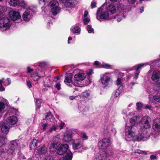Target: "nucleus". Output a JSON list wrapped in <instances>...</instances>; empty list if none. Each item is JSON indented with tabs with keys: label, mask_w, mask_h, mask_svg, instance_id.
<instances>
[{
	"label": "nucleus",
	"mask_w": 160,
	"mask_h": 160,
	"mask_svg": "<svg viewBox=\"0 0 160 160\" xmlns=\"http://www.w3.org/2000/svg\"><path fill=\"white\" fill-rule=\"evenodd\" d=\"M121 83V80L120 78H118L117 81V85H119Z\"/></svg>",
	"instance_id": "obj_56"
},
{
	"label": "nucleus",
	"mask_w": 160,
	"mask_h": 160,
	"mask_svg": "<svg viewBox=\"0 0 160 160\" xmlns=\"http://www.w3.org/2000/svg\"><path fill=\"white\" fill-rule=\"evenodd\" d=\"M102 152L101 153H98L96 156L94 160H105Z\"/></svg>",
	"instance_id": "obj_35"
},
{
	"label": "nucleus",
	"mask_w": 160,
	"mask_h": 160,
	"mask_svg": "<svg viewBox=\"0 0 160 160\" xmlns=\"http://www.w3.org/2000/svg\"><path fill=\"white\" fill-rule=\"evenodd\" d=\"M149 101L155 104H158L160 102V93H158L156 95H154L152 98H149Z\"/></svg>",
	"instance_id": "obj_20"
},
{
	"label": "nucleus",
	"mask_w": 160,
	"mask_h": 160,
	"mask_svg": "<svg viewBox=\"0 0 160 160\" xmlns=\"http://www.w3.org/2000/svg\"><path fill=\"white\" fill-rule=\"evenodd\" d=\"M77 4V2L75 0H70L66 4L65 6L67 8V10H69L72 8L74 7Z\"/></svg>",
	"instance_id": "obj_21"
},
{
	"label": "nucleus",
	"mask_w": 160,
	"mask_h": 160,
	"mask_svg": "<svg viewBox=\"0 0 160 160\" xmlns=\"http://www.w3.org/2000/svg\"><path fill=\"white\" fill-rule=\"evenodd\" d=\"M85 106L84 105H82L81 106H80L78 107V109L81 112H82V111L83 110V109L84 108V107Z\"/></svg>",
	"instance_id": "obj_52"
},
{
	"label": "nucleus",
	"mask_w": 160,
	"mask_h": 160,
	"mask_svg": "<svg viewBox=\"0 0 160 160\" xmlns=\"http://www.w3.org/2000/svg\"><path fill=\"white\" fill-rule=\"evenodd\" d=\"M51 157L50 156H47L45 158V160H51Z\"/></svg>",
	"instance_id": "obj_62"
},
{
	"label": "nucleus",
	"mask_w": 160,
	"mask_h": 160,
	"mask_svg": "<svg viewBox=\"0 0 160 160\" xmlns=\"http://www.w3.org/2000/svg\"><path fill=\"white\" fill-rule=\"evenodd\" d=\"M140 118L138 116H135L132 118L130 120V122L132 126L135 125L137 123Z\"/></svg>",
	"instance_id": "obj_28"
},
{
	"label": "nucleus",
	"mask_w": 160,
	"mask_h": 160,
	"mask_svg": "<svg viewBox=\"0 0 160 160\" xmlns=\"http://www.w3.org/2000/svg\"><path fill=\"white\" fill-rule=\"evenodd\" d=\"M12 22L7 17L0 18V31L4 32L8 30L12 25Z\"/></svg>",
	"instance_id": "obj_2"
},
{
	"label": "nucleus",
	"mask_w": 160,
	"mask_h": 160,
	"mask_svg": "<svg viewBox=\"0 0 160 160\" xmlns=\"http://www.w3.org/2000/svg\"><path fill=\"white\" fill-rule=\"evenodd\" d=\"M61 85L59 83H58L55 86V87L58 90H59L61 89Z\"/></svg>",
	"instance_id": "obj_53"
},
{
	"label": "nucleus",
	"mask_w": 160,
	"mask_h": 160,
	"mask_svg": "<svg viewBox=\"0 0 160 160\" xmlns=\"http://www.w3.org/2000/svg\"><path fill=\"white\" fill-rule=\"evenodd\" d=\"M72 74L71 73H67L65 74V79L64 80L65 82L69 83L72 81Z\"/></svg>",
	"instance_id": "obj_27"
},
{
	"label": "nucleus",
	"mask_w": 160,
	"mask_h": 160,
	"mask_svg": "<svg viewBox=\"0 0 160 160\" xmlns=\"http://www.w3.org/2000/svg\"><path fill=\"white\" fill-rule=\"evenodd\" d=\"M82 137L84 140H87L88 139V136L85 133H83L82 134Z\"/></svg>",
	"instance_id": "obj_49"
},
{
	"label": "nucleus",
	"mask_w": 160,
	"mask_h": 160,
	"mask_svg": "<svg viewBox=\"0 0 160 160\" xmlns=\"http://www.w3.org/2000/svg\"><path fill=\"white\" fill-rule=\"evenodd\" d=\"M7 10V8L5 6H0V18L4 15V13Z\"/></svg>",
	"instance_id": "obj_37"
},
{
	"label": "nucleus",
	"mask_w": 160,
	"mask_h": 160,
	"mask_svg": "<svg viewBox=\"0 0 160 160\" xmlns=\"http://www.w3.org/2000/svg\"><path fill=\"white\" fill-rule=\"evenodd\" d=\"M103 87L108 86L112 80L111 74L109 73H106L101 77L100 80Z\"/></svg>",
	"instance_id": "obj_6"
},
{
	"label": "nucleus",
	"mask_w": 160,
	"mask_h": 160,
	"mask_svg": "<svg viewBox=\"0 0 160 160\" xmlns=\"http://www.w3.org/2000/svg\"><path fill=\"white\" fill-rule=\"evenodd\" d=\"M10 148L8 150V153L9 154H13L18 146L17 141L15 140L10 141Z\"/></svg>",
	"instance_id": "obj_12"
},
{
	"label": "nucleus",
	"mask_w": 160,
	"mask_h": 160,
	"mask_svg": "<svg viewBox=\"0 0 160 160\" xmlns=\"http://www.w3.org/2000/svg\"><path fill=\"white\" fill-rule=\"evenodd\" d=\"M48 123H44L42 125V130L43 131H45L48 127Z\"/></svg>",
	"instance_id": "obj_46"
},
{
	"label": "nucleus",
	"mask_w": 160,
	"mask_h": 160,
	"mask_svg": "<svg viewBox=\"0 0 160 160\" xmlns=\"http://www.w3.org/2000/svg\"><path fill=\"white\" fill-rule=\"evenodd\" d=\"M137 109L138 110L140 109L143 106V104L141 102H138L136 103Z\"/></svg>",
	"instance_id": "obj_42"
},
{
	"label": "nucleus",
	"mask_w": 160,
	"mask_h": 160,
	"mask_svg": "<svg viewBox=\"0 0 160 160\" xmlns=\"http://www.w3.org/2000/svg\"><path fill=\"white\" fill-rule=\"evenodd\" d=\"M151 122L150 117L147 115L145 116L142 117L140 121V127L142 129H149L151 127Z\"/></svg>",
	"instance_id": "obj_5"
},
{
	"label": "nucleus",
	"mask_w": 160,
	"mask_h": 160,
	"mask_svg": "<svg viewBox=\"0 0 160 160\" xmlns=\"http://www.w3.org/2000/svg\"><path fill=\"white\" fill-rule=\"evenodd\" d=\"M46 65V63L45 62H42L39 63V66L40 67H44Z\"/></svg>",
	"instance_id": "obj_51"
},
{
	"label": "nucleus",
	"mask_w": 160,
	"mask_h": 160,
	"mask_svg": "<svg viewBox=\"0 0 160 160\" xmlns=\"http://www.w3.org/2000/svg\"><path fill=\"white\" fill-rule=\"evenodd\" d=\"M90 92L89 91H86L83 92L81 95V97L85 100H86L90 96Z\"/></svg>",
	"instance_id": "obj_31"
},
{
	"label": "nucleus",
	"mask_w": 160,
	"mask_h": 160,
	"mask_svg": "<svg viewBox=\"0 0 160 160\" xmlns=\"http://www.w3.org/2000/svg\"><path fill=\"white\" fill-rule=\"evenodd\" d=\"M72 132L69 131L65 132L64 133L63 140V142H70L73 141L72 139Z\"/></svg>",
	"instance_id": "obj_16"
},
{
	"label": "nucleus",
	"mask_w": 160,
	"mask_h": 160,
	"mask_svg": "<svg viewBox=\"0 0 160 160\" xmlns=\"http://www.w3.org/2000/svg\"><path fill=\"white\" fill-rule=\"evenodd\" d=\"M110 141L107 138H103L98 142V147L100 149H105L110 145Z\"/></svg>",
	"instance_id": "obj_9"
},
{
	"label": "nucleus",
	"mask_w": 160,
	"mask_h": 160,
	"mask_svg": "<svg viewBox=\"0 0 160 160\" xmlns=\"http://www.w3.org/2000/svg\"><path fill=\"white\" fill-rule=\"evenodd\" d=\"M150 158L151 160H153L155 159H156L157 158V156L153 155H152L150 156Z\"/></svg>",
	"instance_id": "obj_55"
},
{
	"label": "nucleus",
	"mask_w": 160,
	"mask_h": 160,
	"mask_svg": "<svg viewBox=\"0 0 160 160\" xmlns=\"http://www.w3.org/2000/svg\"><path fill=\"white\" fill-rule=\"evenodd\" d=\"M97 3L96 2L94 1H92L91 2V7L92 8H93L96 7Z\"/></svg>",
	"instance_id": "obj_47"
},
{
	"label": "nucleus",
	"mask_w": 160,
	"mask_h": 160,
	"mask_svg": "<svg viewBox=\"0 0 160 160\" xmlns=\"http://www.w3.org/2000/svg\"><path fill=\"white\" fill-rule=\"evenodd\" d=\"M137 152L138 153H140V154H142L145 155V154H147V152H145V151H141V150H137Z\"/></svg>",
	"instance_id": "obj_50"
},
{
	"label": "nucleus",
	"mask_w": 160,
	"mask_h": 160,
	"mask_svg": "<svg viewBox=\"0 0 160 160\" xmlns=\"http://www.w3.org/2000/svg\"><path fill=\"white\" fill-rule=\"evenodd\" d=\"M27 72L30 73L31 72L33 71V70L32 68H30L29 67H28L27 68Z\"/></svg>",
	"instance_id": "obj_57"
},
{
	"label": "nucleus",
	"mask_w": 160,
	"mask_h": 160,
	"mask_svg": "<svg viewBox=\"0 0 160 160\" xmlns=\"http://www.w3.org/2000/svg\"><path fill=\"white\" fill-rule=\"evenodd\" d=\"M61 2L63 3H65V4H66L68 3L69 1H70V0H60Z\"/></svg>",
	"instance_id": "obj_60"
},
{
	"label": "nucleus",
	"mask_w": 160,
	"mask_h": 160,
	"mask_svg": "<svg viewBox=\"0 0 160 160\" xmlns=\"http://www.w3.org/2000/svg\"><path fill=\"white\" fill-rule=\"evenodd\" d=\"M42 70H41L38 68L36 70V71L34 73L33 75H32V77H37V76L38 77V78L36 79V80H38L40 78V77L38 75V73L39 72H42Z\"/></svg>",
	"instance_id": "obj_38"
},
{
	"label": "nucleus",
	"mask_w": 160,
	"mask_h": 160,
	"mask_svg": "<svg viewBox=\"0 0 160 160\" xmlns=\"http://www.w3.org/2000/svg\"><path fill=\"white\" fill-rule=\"evenodd\" d=\"M109 14L108 12L105 11L103 9H99L97 12V18H99L102 19H108V18Z\"/></svg>",
	"instance_id": "obj_10"
},
{
	"label": "nucleus",
	"mask_w": 160,
	"mask_h": 160,
	"mask_svg": "<svg viewBox=\"0 0 160 160\" xmlns=\"http://www.w3.org/2000/svg\"><path fill=\"white\" fill-rule=\"evenodd\" d=\"M27 85L29 88H31L32 87L31 83L29 81H27Z\"/></svg>",
	"instance_id": "obj_58"
},
{
	"label": "nucleus",
	"mask_w": 160,
	"mask_h": 160,
	"mask_svg": "<svg viewBox=\"0 0 160 160\" xmlns=\"http://www.w3.org/2000/svg\"><path fill=\"white\" fill-rule=\"evenodd\" d=\"M36 10V7L34 5L31 6L29 8L27 9L22 15L23 20L26 22H28L31 20L33 16V14L32 12H35Z\"/></svg>",
	"instance_id": "obj_3"
},
{
	"label": "nucleus",
	"mask_w": 160,
	"mask_h": 160,
	"mask_svg": "<svg viewBox=\"0 0 160 160\" xmlns=\"http://www.w3.org/2000/svg\"><path fill=\"white\" fill-rule=\"evenodd\" d=\"M18 121V119L16 116H11L8 117L7 120L8 123L11 125H14Z\"/></svg>",
	"instance_id": "obj_25"
},
{
	"label": "nucleus",
	"mask_w": 160,
	"mask_h": 160,
	"mask_svg": "<svg viewBox=\"0 0 160 160\" xmlns=\"http://www.w3.org/2000/svg\"><path fill=\"white\" fill-rule=\"evenodd\" d=\"M123 86L121 85L117 90L115 94V97H117L120 95L123 92Z\"/></svg>",
	"instance_id": "obj_32"
},
{
	"label": "nucleus",
	"mask_w": 160,
	"mask_h": 160,
	"mask_svg": "<svg viewBox=\"0 0 160 160\" xmlns=\"http://www.w3.org/2000/svg\"><path fill=\"white\" fill-rule=\"evenodd\" d=\"M71 30L74 33H77L78 34H79L80 33L81 28L77 26L72 27Z\"/></svg>",
	"instance_id": "obj_29"
},
{
	"label": "nucleus",
	"mask_w": 160,
	"mask_h": 160,
	"mask_svg": "<svg viewBox=\"0 0 160 160\" xmlns=\"http://www.w3.org/2000/svg\"><path fill=\"white\" fill-rule=\"evenodd\" d=\"M151 108V106L147 105L145 106V109H148L149 110H150Z\"/></svg>",
	"instance_id": "obj_63"
},
{
	"label": "nucleus",
	"mask_w": 160,
	"mask_h": 160,
	"mask_svg": "<svg viewBox=\"0 0 160 160\" xmlns=\"http://www.w3.org/2000/svg\"><path fill=\"white\" fill-rule=\"evenodd\" d=\"M0 128L1 131L4 134H7L9 130V127L7 125L6 123L3 122L0 123Z\"/></svg>",
	"instance_id": "obj_17"
},
{
	"label": "nucleus",
	"mask_w": 160,
	"mask_h": 160,
	"mask_svg": "<svg viewBox=\"0 0 160 160\" xmlns=\"http://www.w3.org/2000/svg\"><path fill=\"white\" fill-rule=\"evenodd\" d=\"M160 78V72L158 71H154L152 73L151 79L155 82L158 81Z\"/></svg>",
	"instance_id": "obj_22"
},
{
	"label": "nucleus",
	"mask_w": 160,
	"mask_h": 160,
	"mask_svg": "<svg viewBox=\"0 0 160 160\" xmlns=\"http://www.w3.org/2000/svg\"><path fill=\"white\" fill-rule=\"evenodd\" d=\"M47 152V148L44 145L40 147L38 149L37 153L39 155L44 154Z\"/></svg>",
	"instance_id": "obj_26"
},
{
	"label": "nucleus",
	"mask_w": 160,
	"mask_h": 160,
	"mask_svg": "<svg viewBox=\"0 0 160 160\" xmlns=\"http://www.w3.org/2000/svg\"><path fill=\"white\" fill-rule=\"evenodd\" d=\"M86 77V75L83 73L79 72L75 74L74 77L73 81L75 82H81Z\"/></svg>",
	"instance_id": "obj_11"
},
{
	"label": "nucleus",
	"mask_w": 160,
	"mask_h": 160,
	"mask_svg": "<svg viewBox=\"0 0 160 160\" xmlns=\"http://www.w3.org/2000/svg\"><path fill=\"white\" fill-rule=\"evenodd\" d=\"M42 100L40 99H36V104L38 108H40L41 107V103L42 102Z\"/></svg>",
	"instance_id": "obj_43"
},
{
	"label": "nucleus",
	"mask_w": 160,
	"mask_h": 160,
	"mask_svg": "<svg viewBox=\"0 0 160 160\" xmlns=\"http://www.w3.org/2000/svg\"><path fill=\"white\" fill-rule=\"evenodd\" d=\"M19 3V0H11L9 2V4L11 6H17Z\"/></svg>",
	"instance_id": "obj_36"
},
{
	"label": "nucleus",
	"mask_w": 160,
	"mask_h": 160,
	"mask_svg": "<svg viewBox=\"0 0 160 160\" xmlns=\"http://www.w3.org/2000/svg\"><path fill=\"white\" fill-rule=\"evenodd\" d=\"M87 30L88 31L89 33H94V29L92 28L91 25H88L86 28Z\"/></svg>",
	"instance_id": "obj_40"
},
{
	"label": "nucleus",
	"mask_w": 160,
	"mask_h": 160,
	"mask_svg": "<svg viewBox=\"0 0 160 160\" xmlns=\"http://www.w3.org/2000/svg\"><path fill=\"white\" fill-rule=\"evenodd\" d=\"M65 124L63 122L61 123L59 125V127L61 129H62L64 127Z\"/></svg>",
	"instance_id": "obj_54"
},
{
	"label": "nucleus",
	"mask_w": 160,
	"mask_h": 160,
	"mask_svg": "<svg viewBox=\"0 0 160 160\" xmlns=\"http://www.w3.org/2000/svg\"><path fill=\"white\" fill-rule=\"evenodd\" d=\"M106 9L108 11L112 14L115 13L116 11V7L114 4L112 3L107 5Z\"/></svg>",
	"instance_id": "obj_24"
},
{
	"label": "nucleus",
	"mask_w": 160,
	"mask_h": 160,
	"mask_svg": "<svg viewBox=\"0 0 160 160\" xmlns=\"http://www.w3.org/2000/svg\"><path fill=\"white\" fill-rule=\"evenodd\" d=\"M152 128L155 131L160 132V118H156L154 120Z\"/></svg>",
	"instance_id": "obj_18"
},
{
	"label": "nucleus",
	"mask_w": 160,
	"mask_h": 160,
	"mask_svg": "<svg viewBox=\"0 0 160 160\" xmlns=\"http://www.w3.org/2000/svg\"><path fill=\"white\" fill-rule=\"evenodd\" d=\"M150 136L148 134L146 130L141 131L137 135L136 139L138 141H145L149 138Z\"/></svg>",
	"instance_id": "obj_7"
},
{
	"label": "nucleus",
	"mask_w": 160,
	"mask_h": 160,
	"mask_svg": "<svg viewBox=\"0 0 160 160\" xmlns=\"http://www.w3.org/2000/svg\"><path fill=\"white\" fill-rule=\"evenodd\" d=\"M37 146V141L35 139H33L30 144V148L31 149H35Z\"/></svg>",
	"instance_id": "obj_30"
},
{
	"label": "nucleus",
	"mask_w": 160,
	"mask_h": 160,
	"mask_svg": "<svg viewBox=\"0 0 160 160\" xmlns=\"http://www.w3.org/2000/svg\"><path fill=\"white\" fill-rule=\"evenodd\" d=\"M83 110L82 111V112H85L88 111V107L85 106Z\"/></svg>",
	"instance_id": "obj_59"
},
{
	"label": "nucleus",
	"mask_w": 160,
	"mask_h": 160,
	"mask_svg": "<svg viewBox=\"0 0 160 160\" xmlns=\"http://www.w3.org/2000/svg\"><path fill=\"white\" fill-rule=\"evenodd\" d=\"M57 129V127L55 125H52L48 130V132L51 133L55 131Z\"/></svg>",
	"instance_id": "obj_39"
},
{
	"label": "nucleus",
	"mask_w": 160,
	"mask_h": 160,
	"mask_svg": "<svg viewBox=\"0 0 160 160\" xmlns=\"http://www.w3.org/2000/svg\"><path fill=\"white\" fill-rule=\"evenodd\" d=\"M53 118L50 112L47 113L45 120H46L48 122H52V121L53 120Z\"/></svg>",
	"instance_id": "obj_34"
},
{
	"label": "nucleus",
	"mask_w": 160,
	"mask_h": 160,
	"mask_svg": "<svg viewBox=\"0 0 160 160\" xmlns=\"http://www.w3.org/2000/svg\"><path fill=\"white\" fill-rule=\"evenodd\" d=\"M72 143V148L74 150L80 149L83 147V143L80 139L73 140Z\"/></svg>",
	"instance_id": "obj_13"
},
{
	"label": "nucleus",
	"mask_w": 160,
	"mask_h": 160,
	"mask_svg": "<svg viewBox=\"0 0 160 160\" xmlns=\"http://www.w3.org/2000/svg\"><path fill=\"white\" fill-rule=\"evenodd\" d=\"M146 64H145L141 63L139 64L137 66H135L132 68V69H131V70H134V69H136L137 70V72L135 73V75L134 76L133 79L134 80H137L138 78V76L140 72L139 71H138V70L141 68L144 67L145 66H146Z\"/></svg>",
	"instance_id": "obj_15"
},
{
	"label": "nucleus",
	"mask_w": 160,
	"mask_h": 160,
	"mask_svg": "<svg viewBox=\"0 0 160 160\" xmlns=\"http://www.w3.org/2000/svg\"><path fill=\"white\" fill-rule=\"evenodd\" d=\"M9 16L12 20L15 21L21 18V15L18 12L11 11L9 12Z\"/></svg>",
	"instance_id": "obj_14"
},
{
	"label": "nucleus",
	"mask_w": 160,
	"mask_h": 160,
	"mask_svg": "<svg viewBox=\"0 0 160 160\" xmlns=\"http://www.w3.org/2000/svg\"><path fill=\"white\" fill-rule=\"evenodd\" d=\"M147 92L148 93L152 94L154 93L155 91L152 88H148L147 89Z\"/></svg>",
	"instance_id": "obj_45"
},
{
	"label": "nucleus",
	"mask_w": 160,
	"mask_h": 160,
	"mask_svg": "<svg viewBox=\"0 0 160 160\" xmlns=\"http://www.w3.org/2000/svg\"><path fill=\"white\" fill-rule=\"evenodd\" d=\"M129 3L133 4L134 3L136 0H128Z\"/></svg>",
	"instance_id": "obj_61"
},
{
	"label": "nucleus",
	"mask_w": 160,
	"mask_h": 160,
	"mask_svg": "<svg viewBox=\"0 0 160 160\" xmlns=\"http://www.w3.org/2000/svg\"><path fill=\"white\" fill-rule=\"evenodd\" d=\"M49 7L53 15H56L59 12L60 8L58 7V3L56 1H52L49 3Z\"/></svg>",
	"instance_id": "obj_8"
},
{
	"label": "nucleus",
	"mask_w": 160,
	"mask_h": 160,
	"mask_svg": "<svg viewBox=\"0 0 160 160\" xmlns=\"http://www.w3.org/2000/svg\"><path fill=\"white\" fill-rule=\"evenodd\" d=\"M135 131L134 128L132 126L126 124L125 133L126 139L127 140H129L134 138L135 135Z\"/></svg>",
	"instance_id": "obj_4"
},
{
	"label": "nucleus",
	"mask_w": 160,
	"mask_h": 160,
	"mask_svg": "<svg viewBox=\"0 0 160 160\" xmlns=\"http://www.w3.org/2000/svg\"><path fill=\"white\" fill-rule=\"evenodd\" d=\"M68 146L67 144L61 145L58 150V154L62 155L66 152V155L61 157L59 160H71L72 157V152L68 150Z\"/></svg>",
	"instance_id": "obj_1"
},
{
	"label": "nucleus",
	"mask_w": 160,
	"mask_h": 160,
	"mask_svg": "<svg viewBox=\"0 0 160 160\" xmlns=\"http://www.w3.org/2000/svg\"><path fill=\"white\" fill-rule=\"evenodd\" d=\"M105 160H110L112 158V157L114 154L113 152L112 151L109 150L107 151L106 152H102Z\"/></svg>",
	"instance_id": "obj_19"
},
{
	"label": "nucleus",
	"mask_w": 160,
	"mask_h": 160,
	"mask_svg": "<svg viewBox=\"0 0 160 160\" xmlns=\"http://www.w3.org/2000/svg\"><path fill=\"white\" fill-rule=\"evenodd\" d=\"M122 114L123 115V118L125 120H126L128 118L127 112L126 110H123L122 111Z\"/></svg>",
	"instance_id": "obj_41"
},
{
	"label": "nucleus",
	"mask_w": 160,
	"mask_h": 160,
	"mask_svg": "<svg viewBox=\"0 0 160 160\" xmlns=\"http://www.w3.org/2000/svg\"><path fill=\"white\" fill-rule=\"evenodd\" d=\"M90 21V20L89 18H85L83 20V22L85 25H87Z\"/></svg>",
	"instance_id": "obj_48"
},
{
	"label": "nucleus",
	"mask_w": 160,
	"mask_h": 160,
	"mask_svg": "<svg viewBox=\"0 0 160 160\" xmlns=\"http://www.w3.org/2000/svg\"><path fill=\"white\" fill-rule=\"evenodd\" d=\"M60 145V143L56 141H54L52 143L49 147V149L51 152H54L56 151L58 146Z\"/></svg>",
	"instance_id": "obj_23"
},
{
	"label": "nucleus",
	"mask_w": 160,
	"mask_h": 160,
	"mask_svg": "<svg viewBox=\"0 0 160 160\" xmlns=\"http://www.w3.org/2000/svg\"><path fill=\"white\" fill-rule=\"evenodd\" d=\"M7 140V138L6 136H0V147L6 144L5 142Z\"/></svg>",
	"instance_id": "obj_33"
},
{
	"label": "nucleus",
	"mask_w": 160,
	"mask_h": 160,
	"mask_svg": "<svg viewBox=\"0 0 160 160\" xmlns=\"http://www.w3.org/2000/svg\"><path fill=\"white\" fill-rule=\"evenodd\" d=\"M102 66L103 68L107 69L110 68H111V66L109 64L104 62L102 63Z\"/></svg>",
	"instance_id": "obj_44"
},
{
	"label": "nucleus",
	"mask_w": 160,
	"mask_h": 160,
	"mask_svg": "<svg viewBox=\"0 0 160 160\" xmlns=\"http://www.w3.org/2000/svg\"><path fill=\"white\" fill-rule=\"evenodd\" d=\"M5 89L4 87L2 86L1 85L0 87V91H3L5 90Z\"/></svg>",
	"instance_id": "obj_64"
}]
</instances>
